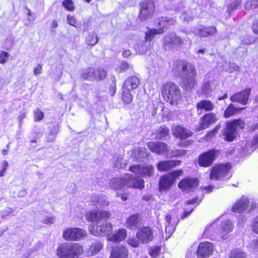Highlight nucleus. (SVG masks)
I'll return each mask as SVG.
<instances>
[{"mask_svg":"<svg viewBox=\"0 0 258 258\" xmlns=\"http://www.w3.org/2000/svg\"><path fill=\"white\" fill-rule=\"evenodd\" d=\"M111 214L106 211L94 210L87 213L86 218L89 221L96 222L97 225H92L89 228L90 233L96 236L109 235L113 229L110 223H106Z\"/></svg>","mask_w":258,"mask_h":258,"instance_id":"nucleus-1","label":"nucleus"},{"mask_svg":"<svg viewBox=\"0 0 258 258\" xmlns=\"http://www.w3.org/2000/svg\"><path fill=\"white\" fill-rule=\"evenodd\" d=\"M173 70L182 79V87L187 91H191L197 84V72L195 66L182 59L174 61Z\"/></svg>","mask_w":258,"mask_h":258,"instance_id":"nucleus-2","label":"nucleus"},{"mask_svg":"<svg viewBox=\"0 0 258 258\" xmlns=\"http://www.w3.org/2000/svg\"><path fill=\"white\" fill-rule=\"evenodd\" d=\"M83 253V248L79 243H63L57 249L59 258H78Z\"/></svg>","mask_w":258,"mask_h":258,"instance_id":"nucleus-3","label":"nucleus"},{"mask_svg":"<svg viewBox=\"0 0 258 258\" xmlns=\"http://www.w3.org/2000/svg\"><path fill=\"white\" fill-rule=\"evenodd\" d=\"M162 93L163 97L170 104H177L181 98V93L179 87L176 84L168 82L162 87Z\"/></svg>","mask_w":258,"mask_h":258,"instance_id":"nucleus-4","label":"nucleus"},{"mask_svg":"<svg viewBox=\"0 0 258 258\" xmlns=\"http://www.w3.org/2000/svg\"><path fill=\"white\" fill-rule=\"evenodd\" d=\"M244 122L241 119H235L231 122L226 123V127L224 131L223 135L224 139L228 142L232 141L236 138V128L238 127L243 128Z\"/></svg>","mask_w":258,"mask_h":258,"instance_id":"nucleus-5","label":"nucleus"},{"mask_svg":"<svg viewBox=\"0 0 258 258\" xmlns=\"http://www.w3.org/2000/svg\"><path fill=\"white\" fill-rule=\"evenodd\" d=\"M183 172L182 170L174 171L166 175L161 176L159 182L160 191H167L174 184L175 179Z\"/></svg>","mask_w":258,"mask_h":258,"instance_id":"nucleus-6","label":"nucleus"},{"mask_svg":"<svg viewBox=\"0 0 258 258\" xmlns=\"http://www.w3.org/2000/svg\"><path fill=\"white\" fill-rule=\"evenodd\" d=\"M139 18L141 21H146L151 18L154 13L155 5L152 1L145 0L140 3Z\"/></svg>","mask_w":258,"mask_h":258,"instance_id":"nucleus-7","label":"nucleus"},{"mask_svg":"<svg viewBox=\"0 0 258 258\" xmlns=\"http://www.w3.org/2000/svg\"><path fill=\"white\" fill-rule=\"evenodd\" d=\"M183 44V40L175 33H169L163 38V45L166 50L180 47Z\"/></svg>","mask_w":258,"mask_h":258,"instance_id":"nucleus-8","label":"nucleus"},{"mask_svg":"<svg viewBox=\"0 0 258 258\" xmlns=\"http://www.w3.org/2000/svg\"><path fill=\"white\" fill-rule=\"evenodd\" d=\"M230 169V164H218L212 168L210 178L212 180H220L224 178L227 177Z\"/></svg>","mask_w":258,"mask_h":258,"instance_id":"nucleus-9","label":"nucleus"},{"mask_svg":"<svg viewBox=\"0 0 258 258\" xmlns=\"http://www.w3.org/2000/svg\"><path fill=\"white\" fill-rule=\"evenodd\" d=\"M63 237L67 240L78 241L87 236L86 230L79 228H70L63 232Z\"/></svg>","mask_w":258,"mask_h":258,"instance_id":"nucleus-10","label":"nucleus"},{"mask_svg":"<svg viewBox=\"0 0 258 258\" xmlns=\"http://www.w3.org/2000/svg\"><path fill=\"white\" fill-rule=\"evenodd\" d=\"M81 76L83 78L88 80H101L106 78L107 72L103 69L95 70L91 68L83 70Z\"/></svg>","mask_w":258,"mask_h":258,"instance_id":"nucleus-11","label":"nucleus"},{"mask_svg":"<svg viewBox=\"0 0 258 258\" xmlns=\"http://www.w3.org/2000/svg\"><path fill=\"white\" fill-rule=\"evenodd\" d=\"M217 153V150L212 149L201 154L198 160V164L204 167L210 166L216 159Z\"/></svg>","mask_w":258,"mask_h":258,"instance_id":"nucleus-12","label":"nucleus"},{"mask_svg":"<svg viewBox=\"0 0 258 258\" xmlns=\"http://www.w3.org/2000/svg\"><path fill=\"white\" fill-rule=\"evenodd\" d=\"M137 237L142 243H148L154 239L153 231L150 227H144L137 232Z\"/></svg>","mask_w":258,"mask_h":258,"instance_id":"nucleus-13","label":"nucleus"},{"mask_svg":"<svg viewBox=\"0 0 258 258\" xmlns=\"http://www.w3.org/2000/svg\"><path fill=\"white\" fill-rule=\"evenodd\" d=\"M147 146L152 152L158 155H164L169 151L168 145L161 142H149Z\"/></svg>","mask_w":258,"mask_h":258,"instance_id":"nucleus-14","label":"nucleus"},{"mask_svg":"<svg viewBox=\"0 0 258 258\" xmlns=\"http://www.w3.org/2000/svg\"><path fill=\"white\" fill-rule=\"evenodd\" d=\"M218 118L214 113H209L205 114L201 119L199 122L200 126L198 131L208 128L210 125L215 123Z\"/></svg>","mask_w":258,"mask_h":258,"instance_id":"nucleus-15","label":"nucleus"},{"mask_svg":"<svg viewBox=\"0 0 258 258\" xmlns=\"http://www.w3.org/2000/svg\"><path fill=\"white\" fill-rule=\"evenodd\" d=\"M154 167L152 165L142 166L140 165H133L130 167V171L135 174L143 176H151L153 174Z\"/></svg>","mask_w":258,"mask_h":258,"instance_id":"nucleus-16","label":"nucleus"},{"mask_svg":"<svg viewBox=\"0 0 258 258\" xmlns=\"http://www.w3.org/2000/svg\"><path fill=\"white\" fill-rule=\"evenodd\" d=\"M250 91V89L248 88L237 93L231 96L230 100L232 102H237L242 105H245L248 101Z\"/></svg>","mask_w":258,"mask_h":258,"instance_id":"nucleus-17","label":"nucleus"},{"mask_svg":"<svg viewBox=\"0 0 258 258\" xmlns=\"http://www.w3.org/2000/svg\"><path fill=\"white\" fill-rule=\"evenodd\" d=\"M199 184L198 178H185L182 179L178 184V187L183 191H189L192 190Z\"/></svg>","mask_w":258,"mask_h":258,"instance_id":"nucleus-18","label":"nucleus"},{"mask_svg":"<svg viewBox=\"0 0 258 258\" xmlns=\"http://www.w3.org/2000/svg\"><path fill=\"white\" fill-rule=\"evenodd\" d=\"M249 202L247 198L242 197L232 207V211L234 212L240 213L247 211L250 212L253 207L249 206Z\"/></svg>","mask_w":258,"mask_h":258,"instance_id":"nucleus-19","label":"nucleus"},{"mask_svg":"<svg viewBox=\"0 0 258 258\" xmlns=\"http://www.w3.org/2000/svg\"><path fill=\"white\" fill-rule=\"evenodd\" d=\"M213 251V246L212 244L209 242H204L200 244L197 254L198 256L208 257L212 254Z\"/></svg>","mask_w":258,"mask_h":258,"instance_id":"nucleus-20","label":"nucleus"},{"mask_svg":"<svg viewBox=\"0 0 258 258\" xmlns=\"http://www.w3.org/2000/svg\"><path fill=\"white\" fill-rule=\"evenodd\" d=\"M128 181V175H126L124 178L115 177L110 180L109 186L114 189H124L125 187L127 188Z\"/></svg>","mask_w":258,"mask_h":258,"instance_id":"nucleus-21","label":"nucleus"},{"mask_svg":"<svg viewBox=\"0 0 258 258\" xmlns=\"http://www.w3.org/2000/svg\"><path fill=\"white\" fill-rule=\"evenodd\" d=\"M181 163L180 160H167L161 161L157 165L158 170L160 171H166L176 166L179 165Z\"/></svg>","mask_w":258,"mask_h":258,"instance_id":"nucleus-22","label":"nucleus"},{"mask_svg":"<svg viewBox=\"0 0 258 258\" xmlns=\"http://www.w3.org/2000/svg\"><path fill=\"white\" fill-rule=\"evenodd\" d=\"M232 230V223L228 220L223 221L220 225L219 235L222 238L225 239L228 233Z\"/></svg>","mask_w":258,"mask_h":258,"instance_id":"nucleus-23","label":"nucleus"},{"mask_svg":"<svg viewBox=\"0 0 258 258\" xmlns=\"http://www.w3.org/2000/svg\"><path fill=\"white\" fill-rule=\"evenodd\" d=\"M127 236V231L123 228L119 229L114 233L108 236V240L115 242L123 240Z\"/></svg>","mask_w":258,"mask_h":258,"instance_id":"nucleus-24","label":"nucleus"},{"mask_svg":"<svg viewBox=\"0 0 258 258\" xmlns=\"http://www.w3.org/2000/svg\"><path fill=\"white\" fill-rule=\"evenodd\" d=\"M217 32V28L214 26L206 27L202 26L198 30V34L202 37L213 36Z\"/></svg>","mask_w":258,"mask_h":258,"instance_id":"nucleus-25","label":"nucleus"},{"mask_svg":"<svg viewBox=\"0 0 258 258\" xmlns=\"http://www.w3.org/2000/svg\"><path fill=\"white\" fill-rule=\"evenodd\" d=\"M127 249L123 246H118L112 249L110 258H126Z\"/></svg>","mask_w":258,"mask_h":258,"instance_id":"nucleus-26","label":"nucleus"},{"mask_svg":"<svg viewBox=\"0 0 258 258\" xmlns=\"http://www.w3.org/2000/svg\"><path fill=\"white\" fill-rule=\"evenodd\" d=\"M173 134L177 138L184 139L190 137L192 135V132L181 126H176Z\"/></svg>","mask_w":258,"mask_h":258,"instance_id":"nucleus-27","label":"nucleus"},{"mask_svg":"<svg viewBox=\"0 0 258 258\" xmlns=\"http://www.w3.org/2000/svg\"><path fill=\"white\" fill-rule=\"evenodd\" d=\"M196 107L198 111L200 110L211 111L213 110L214 105L210 100H203L197 103Z\"/></svg>","mask_w":258,"mask_h":258,"instance_id":"nucleus-28","label":"nucleus"},{"mask_svg":"<svg viewBox=\"0 0 258 258\" xmlns=\"http://www.w3.org/2000/svg\"><path fill=\"white\" fill-rule=\"evenodd\" d=\"M132 156L135 159H144L148 158L149 154L145 148L138 147L132 151Z\"/></svg>","mask_w":258,"mask_h":258,"instance_id":"nucleus-29","label":"nucleus"},{"mask_svg":"<svg viewBox=\"0 0 258 258\" xmlns=\"http://www.w3.org/2000/svg\"><path fill=\"white\" fill-rule=\"evenodd\" d=\"M176 22V20L173 18L161 17L157 19L155 22L156 26L167 27L168 25H174Z\"/></svg>","mask_w":258,"mask_h":258,"instance_id":"nucleus-30","label":"nucleus"},{"mask_svg":"<svg viewBox=\"0 0 258 258\" xmlns=\"http://www.w3.org/2000/svg\"><path fill=\"white\" fill-rule=\"evenodd\" d=\"M164 32V29L163 27H160L158 29H149L145 34L146 41H151L156 34H161Z\"/></svg>","mask_w":258,"mask_h":258,"instance_id":"nucleus-31","label":"nucleus"},{"mask_svg":"<svg viewBox=\"0 0 258 258\" xmlns=\"http://www.w3.org/2000/svg\"><path fill=\"white\" fill-rule=\"evenodd\" d=\"M103 247V243L101 241H94L92 242L89 249L88 253L91 255H95L99 252Z\"/></svg>","mask_w":258,"mask_h":258,"instance_id":"nucleus-32","label":"nucleus"},{"mask_svg":"<svg viewBox=\"0 0 258 258\" xmlns=\"http://www.w3.org/2000/svg\"><path fill=\"white\" fill-rule=\"evenodd\" d=\"M92 199V202H94L96 208L104 207L108 205V202L105 196H95L93 197Z\"/></svg>","mask_w":258,"mask_h":258,"instance_id":"nucleus-33","label":"nucleus"},{"mask_svg":"<svg viewBox=\"0 0 258 258\" xmlns=\"http://www.w3.org/2000/svg\"><path fill=\"white\" fill-rule=\"evenodd\" d=\"M195 14L193 10L188 9L184 10L180 17L183 22L188 23L194 20Z\"/></svg>","mask_w":258,"mask_h":258,"instance_id":"nucleus-34","label":"nucleus"},{"mask_svg":"<svg viewBox=\"0 0 258 258\" xmlns=\"http://www.w3.org/2000/svg\"><path fill=\"white\" fill-rule=\"evenodd\" d=\"M169 131L166 126H161L157 130L156 138L159 140H166L169 137Z\"/></svg>","mask_w":258,"mask_h":258,"instance_id":"nucleus-35","label":"nucleus"},{"mask_svg":"<svg viewBox=\"0 0 258 258\" xmlns=\"http://www.w3.org/2000/svg\"><path fill=\"white\" fill-rule=\"evenodd\" d=\"M243 109V108H235L234 107L233 104H230L225 110L224 114V116L225 118H228L236 114L238 111L242 110Z\"/></svg>","mask_w":258,"mask_h":258,"instance_id":"nucleus-36","label":"nucleus"},{"mask_svg":"<svg viewBox=\"0 0 258 258\" xmlns=\"http://www.w3.org/2000/svg\"><path fill=\"white\" fill-rule=\"evenodd\" d=\"M98 36L97 34L94 32L90 33L86 39V43L89 45L92 46L95 45L98 42Z\"/></svg>","mask_w":258,"mask_h":258,"instance_id":"nucleus-37","label":"nucleus"},{"mask_svg":"<svg viewBox=\"0 0 258 258\" xmlns=\"http://www.w3.org/2000/svg\"><path fill=\"white\" fill-rule=\"evenodd\" d=\"M135 48L137 53L141 54H144L147 51L148 47L146 42H141L136 45Z\"/></svg>","mask_w":258,"mask_h":258,"instance_id":"nucleus-38","label":"nucleus"},{"mask_svg":"<svg viewBox=\"0 0 258 258\" xmlns=\"http://www.w3.org/2000/svg\"><path fill=\"white\" fill-rule=\"evenodd\" d=\"M230 258H245V254L239 249L233 250L231 251Z\"/></svg>","mask_w":258,"mask_h":258,"instance_id":"nucleus-39","label":"nucleus"},{"mask_svg":"<svg viewBox=\"0 0 258 258\" xmlns=\"http://www.w3.org/2000/svg\"><path fill=\"white\" fill-rule=\"evenodd\" d=\"M186 154V151L184 150H175L170 151L169 154L170 157H178L184 156Z\"/></svg>","mask_w":258,"mask_h":258,"instance_id":"nucleus-40","label":"nucleus"},{"mask_svg":"<svg viewBox=\"0 0 258 258\" xmlns=\"http://www.w3.org/2000/svg\"><path fill=\"white\" fill-rule=\"evenodd\" d=\"M258 7V0H247L245 5L246 10L255 9Z\"/></svg>","mask_w":258,"mask_h":258,"instance_id":"nucleus-41","label":"nucleus"},{"mask_svg":"<svg viewBox=\"0 0 258 258\" xmlns=\"http://www.w3.org/2000/svg\"><path fill=\"white\" fill-rule=\"evenodd\" d=\"M132 187L135 188L142 189L144 188V181L142 178H138L133 183Z\"/></svg>","mask_w":258,"mask_h":258,"instance_id":"nucleus-42","label":"nucleus"},{"mask_svg":"<svg viewBox=\"0 0 258 258\" xmlns=\"http://www.w3.org/2000/svg\"><path fill=\"white\" fill-rule=\"evenodd\" d=\"M220 128L221 125L218 124L216 125V126L213 130L209 132L205 137L206 140H210L214 137L215 135L218 132Z\"/></svg>","mask_w":258,"mask_h":258,"instance_id":"nucleus-43","label":"nucleus"},{"mask_svg":"<svg viewBox=\"0 0 258 258\" xmlns=\"http://www.w3.org/2000/svg\"><path fill=\"white\" fill-rule=\"evenodd\" d=\"M141 221V218L138 214H135L130 216V226H134L137 227Z\"/></svg>","mask_w":258,"mask_h":258,"instance_id":"nucleus-44","label":"nucleus"},{"mask_svg":"<svg viewBox=\"0 0 258 258\" xmlns=\"http://www.w3.org/2000/svg\"><path fill=\"white\" fill-rule=\"evenodd\" d=\"M175 229V223H172L171 225H166L165 227V232L166 234H168L166 239L170 237V236L173 233Z\"/></svg>","mask_w":258,"mask_h":258,"instance_id":"nucleus-45","label":"nucleus"},{"mask_svg":"<svg viewBox=\"0 0 258 258\" xmlns=\"http://www.w3.org/2000/svg\"><path fill=\"white\" fill-rule=\"evenodd\" d=\"M140 83V81L138 77L136 76H132L130 77V86L132 89H136L138 87Z\"/></svg>","mask_w":258,"mask_h":258,"instance_id":"nucleus-46","label":"nucleus"},{"mask_svg":"<svg viewBox=\"0 0 258 258\" xmlns=\"http://www.w3.org/2000/svg\"><path fill=\"white\" fill-rule=\"evenodd\" d=\"M44 116V113L41 111L39 108H37L34 112V120L36 121H39L43 119Z\"/></svg>","mask_w":258,"mask_h":258,"instance_id":"nucleus-47","label":"nucleus"},{"mask_svg":"<svg viewBox=\"0 0 258 258\" xmlns=\"http://www.w3.org/2000/svg\"><path fill=\"white\" fill-rule=\"evenodd\" d=\"M160 251V248L159 247H153L150 249L149 254L153 258H156L159 255Z\"/></svg>","mask_w":258,"mask_h":258,"instance_id":"nucleus-48","label":"nucleus"},{"mask_svg":"<svg viewBox=\"0 0 258 258\" xmlns=\"http://www.w3.org/2000/svg\"><path fill=\"white\" fill-rule=\"evenodd\" d=\"M62 6L69 11H73L74 5L71 0H65L62 2Z\"/></svg>","mask_w":258,"mask_h":258,"instance_id":"nucleus-49","label":"nucleus"},{"mask_svg":"<svg viewBox=\"0 0 258 258\" xmlns=\"http://www.w3.org/2000/svg\"><path fill=\"white\" fill-rule=\"evenodd\" d=\"M240 4L241 0H236L231 3L228 8V10L229 13H230L231 11L236 9Z\"/></svg>","mask_w":258,"mask_h":258,"instance_id":"nucleus-50","label":"nucleus"},{"mask_svg":"<svg viewBox=\"0 0 258 258\" xmlns=\"http://www.w3.org/2000/svg\"><path fill=\"white\" fill-rule=\"evenodd\" d=\"M126 82H125L124 83L123 86V93H122V98L123 101L125 103H128V102H129L128 96V94L127 91L126 92L125 91V87H126Z\"/></svg>","mask_w":258,"mask_h":258,"instance_id":"nucleus-51","label":"nucleus"},{"mask_svg":"<svg viewBox=\"0 0 258 258\" xmlns=\"http://www.w3.org/2000/svg\"><path fill=\"white\" fill-rule=\"evenodd\" d=\"M9 54L8 52L3 51L0 54V63L4 64L7 61Z\"/></svg>","mask_w":258,"mask_h":258,"instance_id":"nucleus-52","label":"nucleus"},{"mask_svg":"<svg viewBox=\"0 0 258 258\" xmlns=\"http://www.w3.org/2000/svg\"><path fill=\"white\" fill-rule=\"evenodd\" d=\"M67 22L69 25L75 27H78V26H76V20L74 16L68 15L67 16Z\"/></svg>","mask_w":258,"mask_h":258,"instance_id":"nucleus-53","label":"nucleus"},{"mask_svg":"<svg viewBox=\"0 0 258 258\" xmlns=\"http://www.w3.org/2000/svg\"><path fill=\"white\" fill-rule=\"evenodd\" d=\"M229 68L227 71L230 73H233L234 71H238L239 67L234 63H230L228 64Z\"/></svg>","mask_w":258,"mask_h":258,"instance_id":"nucleus-54","label":"nucleus"},{"mask_svg":"<svg viewBox=\"0 0 258 258\" xmlns=\"http://www.w3.org/2000/svg\"><path fill=\"white\" fill-rule=\"evenodd\" d=\"M115 166L117 168H124L126 166V163L123 162V160L121 158L117 160V161L114 163Z\"/></svg>","mask_w":258,"mask_h":258,"instance_id":"nucleus-55","label":"nucleus"},{"mask_svg":"<svg viewBox=\"0 0 258 258\" xmlns=\"http://www.w3.org/2000/svg\"><path fill=\"white\" fill-rule=\"evenodd\" d=\"M40 221L45 224H53L55 221V219L54 217H47L42 219H41Z\"/></svg>","mask_w":258,"mask_h":258,"instance_id":"nucleus-56","label":"nucleus"},{"mask_svg":"<svg viewBox=\"0 0 258 258\" xmlns=\"http://www.w3.org/2000/svg\"><path fill=\"white\" fill-rule=\"evenodd\" d=\"M42 65L41 64H38L37 66L34 69L33 73L35 76L38 75L40 74L42 72Z\"/></svg>","mask_w":258,"mask_h":258,"instance_id":"nucleus-57","label":"nucleus"},{"mask_svg":"<svg viewBox=\"0 0 258 258\" xmlns=\"http://www.w3.org/2000/svg\"><path fill=\"white\" fill-rule=\"evenodd\" d=\"M252 230L255 233L258 234V216L253 220Z\"/></svg>","mask_w":258,"mask_h":258,"instance_id":"nucleus-58","label":"nucleus"},{"mask_svg":"<svg viewBox=\"0 0 258 258\" xmlns=\"http://www.w3.org/2000/svg\"><path fill=\"white\" fill-rule=\"evenodd\" d=\"M112 80L113 84L110 86V94L112 96H113L116 92V85L115 83V78L113 77Z\"/></svg>","mask_w":258,"mask_h":258,"instance_id":"nucleus-59","label":"nucleus"},{"mask_svg":"<svg viewBox=\"0 0 258 258\" xmlns=\"http://www.w3.org/2000/svg\"><path fill=\"white\" fill-rule=\"evenodd\" d=\"M55 137H56V136L54 134L51 133L50 132L46 135V138L47 139V142H53L55 139Z\"/></svg>","mask_w":258,"mask_h":258,"instance_id":"nucleus-60","label":"nucleus"},{"mask_svg":"<svg viewBox=\"0 0 258 258\" xmlns=\"http://www.w3.org/2000/svg\"><path fill=\"white\" fill-rule=\"evenodd\" d=\"M252 29L254 33L255 34H258V20L255 21L253 23Z\"/></svg>","mask_w":258,"mask_h":258,"instance_id":"nucleus-61","label":"nucleus"},{"mask_svg":"<svg viewBox=\"0 0 258 258\" xmlns=\"http://www.w3.org/2000/svg\"><path fill=\"white\" fill-rule=\"evenodd\" d=\"M50 132L54 134L55 136L58 133V125H53L50 129Z\"/></svg>","mask_w":258,"mask_h":258,"instance_id":"nucleus-62","label":"nucleus"},{"mask_svg":"<svg viewBox=\"0 0 258 258\" xmlns=\"http://www.w3.org/2000/svg\"><path fill=\"white\" fill-rule=\"evenodd\" d=\"M171 216L169 214L165 216L166 225H171L173 222H171Z\"/></svg>","mask_w":258,"mask_h":258,"instance_id":"nucleus-63","label":"nucleus"},{"mask_svg":"<svg viewBox=\"0 0 258 258\" xmlns=\"http://www.w3.org/2000/svg\"><path fill=\"white\" fill-rule=\"evenodd\" d=\"M13 212L14 211L11 209L9 208L8 209H6L5 211H4L2 214H4L5 215V217L9 216L10 215H14L13 214H12Z\"/></svg>","mask_w":258,"mask_h":258,"instance_id":"nucleus-64","label":"nucleus"}]
</instances>
